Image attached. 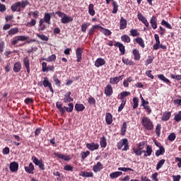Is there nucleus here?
I'll list each match as a JSON object with an SVG mask.
<instances>
[{
	"label": "nucleus",
	"instance_id": "obj_40",
	"mask_svg": "<svg viewBox=\"0 0 181 181\" xmlns=\"http://www.w3.org/2000/svg\"><path fill=\"white\" fill-rule=\"evenodd\" d=\"M19 6H21V1H18L16 3L13 4L11 6V11L13 12H16Z\"/></svg>",
	"mask_w": 181,
	"mask_h": 181
},
{
	"label": "nucleus",
	"instance_id": "obj_35",
	"mask_svg": "<svg viewBox=\"0 0 181 181\" xmlns=\"http://www.w3.org/2000/svg\"><path fill=\"white\" fill-rule=\"evenodd\" d=\"M88 13L90 16L95 15V10H94V4H90L88 6Z\"/></svg>",
	"mask_w": 181,
	"mask_h": 181
},
{
	"label": "nucleus",
	"instance_id": "obj_2",
	"mask_svg": "<svg viewBox=\"0 0 181 181\" xmlns=\"http://www.w3.org/2000/svg\"><path fill=\"white\" fill-rule=\"evenodd\" d=\"M141 124L144 129L146 131H152L154 128L153 122L147 117L144 116L141 118Z\"/></svg>",
	"mask_w": 181,
	"mask_h": 181
},
{
	"label": "nucleus",
	"instance_id": "obj_30",
	"mask_svg": "<svg viewBox=\"0 0 181 181\" xmlns=\"http://www.w3.org/2000/svg\"><path fill=\"white\" fill-rule=\"evenodd\" d=\"M128 127V124H127V122H123L121 129H120V135H122V136H124V135H125V134H127V128Z\"/></svg>",
	"mask_w": 181,
	"mask_h": 181
},
{
	"label": "nucleus",
	"instance_id": "obj_9",
	"mask_svg": "<svg viewBox=\"0 0 181 181\" xmlns=\"http://www.w3.org/2000/svg\"><path fill=\"white\" fill-rule=\"evenodd\" d=\"M114 93V90L112 89V86L107 84L105 88V94L106 97H111Z\"/></svg>",
	"mask_w": 181,
	"mask_h": 181
},
{
	"label": "nucleus",
	"instance_id": "obj_61",
	"mask_svg": "<svg viewBox=\"0 0 181 181\" xmlns=\"http://www.w3.org/2000/svg\"><path fill=\"white\" fill-rule=\"evenodd\" d=\"M175 121H176L177 122H180L181 121V111H180L175 116L174 118Z\"/></svg>",
	"mask_w": 181,
	"mask_h": 181
},
{
	"label": "nucleus",
	"instance_id": "obj_31",
	"mask_svg": "<svg viewBox=\"0 0 181 181\" xmlns=\"http://www.w3.org/2000/svg\"><path fill=\"white\" fill-rule=\"evenodd\" d=\"M75 110L76 111H78V112H80L84 111V110H86V106H84V105H83L81 103H76L75 105Z\"/></svg>",
	"mask_w": 181,
	"mask_h": 181
},
{
	"label": "nucleus",
	"instance_id": "obj_36",
	"mask_svg": "<svg viewBox=\"0 0 181 181\" xmlns=\"http://www.w3.org/2000/svg\"><path fill=\"white\" fill-rule=\"evenodd\" d=\"M122 63H124V64H126L127 66H135V63L134 62V61L128 59L122 58Z\"/></svg>",
	"mask_w": 181,
	"mask_h": 181
},
{
	"label": "nucleus",
	"instance_id": "obj_57",
	"mask_svg": "<svg viewBox=\"0 0 181 181\" xmlns=\"http://www.w3.org/2000/svg\"><path fill=\"white\" fill-rule=\"evenodd\" d=\"M168 141H170V142H173V141H175V139H176V134L175 133H171L168 137Z\"/></svg>",
	"mask_w": 181,
	"mask_h": 181
},
{
	"label": "nucleus",
	"instance_id": "obj_6",
	"mask_svg": "<svg viewBox=\"0 0 181 181\" xmlns=\"http://www.w3.org/2000/svg\"><path fill=\"white\" fill-rule=\"evenodd\" d=\"M23 63L24 67H25L27 70L28 74H30V59H29V57H25L23 59Z\"/></svg>",
	"mask_w": 181,
	"mask_h": 181
},
{
	"label": "nucleus",
	"instance_id": "obj_18",
	"mask_svg": "<svg viewBox=\"0 0 181 181\" xmlns=\"http://www.w3.org/2000/svg\"><path fill=\"white\" fill-rule=\"evenodd\" d=\"M18 169H19V164L13 161L10 163V170L11 172H18Z\"/></svg>",
	"mask_w": 181,
	"mask_h": 181
},
{
	"label": "nucleus",
	"instance_id": "obj_13",
	"mask_svg": "<svg viewBox=\"0 0 181 181\" xmlns=\"http://www.w3.org/2000/svg\"><path fill=\"white\" fill-rule=\"evenodd\" d=\"M86 148L89 149V151H96V149H98L100 148V145L97 143L92 142L90 144H86Z\"/></svg>",
	"mask_w": 181,
	"mask_h": 181
},
{
	"label": "nucleus",
	"instance_id": "obj_58",
	"mask_svg": "<svg viewBox=\"0 0 181 181\" xmlns=\"http://www.w3.org/2000/svg\"><path fill=\"white\" fill-rule=\"evenodd\" d=\"M170 76L171 78H173V80H177V81H180V80H181V75L171 74ZM180 84L181 86V81L180 82Z\"/></svg>",
	"mask_w": 181,
	"mask_h": 181
},
{
	"label": "nucleus",
	"instance_id": "obj_55",
	"mask_svg": "<svg viewBox=\"0 0 181 181\" xmlns=\"http://www.w3.org/2000/svg\"><path fill=\"white\" fill-rule=\"evenodd\" d=\"M140 98L141 100V105L142 107H146L147 105H149V101H146L145 100V99H144V97H142V95H140Z\"/></svg>",
	"mask_w": 181,
	"mask_h": 181
},
{
	"label": "nucleus",
	"instance_id": "obj_27",
	"mask_svg": "<svg viewBox=\"0 0 181 181\" xmlns=\"http://www.w3.org/2000/svg\"><path fill=\"white\" fill-rule=\"evenodd\" d=\"M105 121L107 125H111L112 124V115L110 112H106Z\"/></svg>",
	"mask_w": 181,
	"mask_h": 181
},
{
	"label": "nucleus",
	"instance_id": "obj_62",
	"mask_svg": "<svg viewBox=\"0 0 181 181\" xmlns=\"http://www.w3.org/2000/svg\"><path fill=\"white\" fill-rule=\"evenodd\" d=\"M88 155H90V151H86V152L82 151L81 153L82 159H86V158H87V156H88Z\"/></svg>",
	"mask_w": 181,
	"mask_h": 181
},
{
	"label": "nucleus",
	"instance_id": "obj_21",
	"mask_svg": "<svg viewBox=\"0 0 181 181\" xmlns=\"http://www.w3.org/2000/svg\"><path fill=\"white\" fill-rule=\"evenodd\" d=\"M132 53L134 55V59L139 62V60H141V53H139V50L138 49H134L132 50Z\"/></svg>",
	"mask_w": 181,
	"mask_h": 181
},
{
	"label": "nucleus",
	"instance_id": "obj_26",
	"mask_svg": "<svg viewBox=\"0 0 181 181\" xmlns=\"http://www.w3.org/2000/svg\"><path fill=\"white\" fill-rule=\"evenodd\" d=\"M14 73H19L22 70V64L21 62H18L14 64L13 69Z\"/></svg>",
	"mask_w": 181,
	"mask_h": 181
},
{
	"label": "nucleus",
	"instance_id": "obj_64",
	"mask_svg": "<svg viewBox=\"0 0 181 181\" xmlns=\"http://www.w3.org/2000/svg\"><path fill=\"white\" fill-rule=\"evenodd\" d=\"M36 19H32L30 22L27 23V26H35Z\"/></svg>",
	"mask_w": 181,
	"mask_h": 181
},
{
	"label": "nucleus",
	"instance_id": "obj_60",
	"mask_svg": "<svg viewBox=\"0 0 181 181\" xmlns=\"http://www.w3.org/2000/svg\"><path fill=\"white\" fill-rule=\"evenodd\" d=\"M128 95H131V92L123 91V92L120 93V97L122 98H125V97H128Z\"/></svg>",
	"mask_w": 181,
	"mask_h": 181
},
{
	"label": "nucleus",
	"instance_id": "obj_44",
	"mask_svg": "<svg viewBox=\"0 0 181 181\" xmlns=\"http://www.w3.org/2000/svg\"><path fill=\"white\" fill-rule=\"evenodd\" d=\"M133 110H136L138 108V105H139V98H133Z\"/></svg>",
	"mask_w": 181,
	"mask_h": 181
},
{
	"label": "nucleus",
	"instance_id": "obj_54",
	"mask_svg": "<svg viewBox=\"0 0 181 181\" xmlns=\"http://www.w3.org/2000/svg\"><path fill=\"white\" fill-rule=\"evenodd\" d=\"M160 129H162V126L160 124H158L156 127V134L157 136H160Z\"/></svg>",
	"mask_w": 181,
	"mask_h": 181
},
{
	"label": "nucleus",
	"instance_id": "obj_7",
	"mask_svg": "<svg viewBox=\"0 0 181 181\" xmlns=\"http://www.w3.org/2000/svg\"><path fill=\"white\" fill-rule=\"evenodd\" d=\"M137 18L139 21H140V22H142V23H144V25L146 26V28L149 27V22H148L146 18L144 15H142L139 11L137 13Z\"/></svg>",
	"mask_w": 181,
	"mask_h": 181
},
{
	"label": "nucleus",
	"instance_id": "obj_50",
	"mask_svg": "<svg viewBox=\"0 0 181 181\" xmlns=\"http://www.w3.org/2000/svg\"><path fill=\"white\" fill-rule=\"evenodd\" d=\"M161 25L162 26H165V28H167V29H172V25H170V23L165 20H162Z\"/></svg>",
	"mask_w": 181,
	"mask_h": 181
},
{
	"label": "nucleus",
	"instance_id": "obj_8",
	"mask_svg": "<svg viewBox=\"0 0 181 181\" xmlns=\"http://www.w3.org/2000/svg\"><path fill=\"white\" fill-rule=\"evenodd\" d=\"M83 52H84V48H81V47L76 48V56L77 59L76 62H78V63H80V62H81L83 59L81 56H83Z\"/></svg>",
	"mask_w": 181,
	"mask_h": 181
},
{
	"label": "nucleus",
	"instance_id": "obj_46",
	"mask_svg": "<svg viewBox=\"0 0 181 181\" xmlns=\"http://www.w3.org/2000/svg\"><path fill=\"white\" fill-rule=\"evenodd\" d=\"M42 84H43L44 87H45V88L50 87V86H52V83H50V81H49V78H47V77H44Z\"/></svg>",
	"mask_w": 181,
	"mask_h": 181
},
{
	"label": "nucleus",
	"instance_id": "obj_42",
	"mask_svg": "<svg viewBox=\"0 0 181 181\" xmlns=\"http://www.w3.org/2000/svg\"><path fill=\"white\" fill-rule=\"evenodd\" d=\"M90 23H83L81 25V32H83V33H86V32H87V29H88V27L90 26Z\"/></svg>",
	"mask_w": 181,
	"mask_h": 181
},
{
	"label": "nucleus",
	"instance_id": "obj_32",
	"mask_svg": "<svg viewBox=\"0 0 181 181\" xmlns=\"http://www.w3.org/2000/svg\"><path fill=\"white\" fill-rule=\"evenodd\" d=\"M111 179H117V177H119V176H122V172L116 171L110 174Z\"/></svg>",
	"mask_w": 181,
	"mask_h": 181
},
{
	"label": "nucleus",
	"instance_id": "obj_23",
	"mask_svg": "<svg viewBox=\"0 0 181 181\" xmlns=\"http://www.w3.org/2000/svg\"><path fill=\"white\" fill-rule=\"evenodd\" d=\"M105 64V59L103 58H98L95 62V67H101V66H104Z\"/></svg>",
	"mask_w": 181,
	"mask_h": 181
},
{
	"label": "nucleus",
	"instance_id": "obj_45",
	"mask_svg": "<svg viewBox=\"0 0 181 181\" xmlns=\"http://www.w3.org/2000/svg\"><path fill=\"white\" fill-rule=\"evenodd\" d=\"M124 144H127V139H122L117 143V149H122Z\"/></svg>",
	"mask_w": 181,
	"mask_h": 181
},
{
	"label": "nucleus",
	"instance_id": "obj_11",
	"mask_svg": "<svg viewBox=\"0 0 181 181\" xmlns=\"http://www.w3.org/2000/svg\"><path fill=\"white\" fill-rule=\"evenodd\" d=\"M42 67L43 72L47 73L48 71H54V66H47V63L46 62H42Z\"/></svg>",
	"mask_w": 181,
	"mask_h": 181
},
{
	"label": "nucleus",
	"instance_id": "obj_56",
	"mask_svg": "<svg viewBox=\"0 0 181 181\" xmlns=\"http://www.w3.org/2000/svg\"><path fill=\"white\" fill-rule=\"evenodd\" d=\"M88 104H90V105H95V99L92 97V96H90L88 98Z\"/></svg>",
	"mask_w": 181,
	"mask_h": 181
},
{
	"label": "nucleus",
	"instance_id": "obj_52",
	"mask_svg": "<svg viewBox=\"0 0 181 181\" xmlns=\"http://www.w3.org/2000/svg\"><path fill=\"white\" fill-rule=\"evenodd\" d=\"M130 35L131 36H133V37H135L136 36H139L140 34L137 29H132L130 30Z\"/></svg>",
	"mask_w": 181,
	"mask_h": 181
},
{
	"label": "nucleus",
	"instance_id": "obj_34",
	"mask_svg": "<svg viewBox=\"0 0 181 181\" xmlns=\"http://www.w3.org/2000/svg\"><path fill=\"white\" fill-rule=\"evenodd\" d=\"M171 113L170 112H165L163 113V117H161L162 121H169L170 119Z\"/></svg>",
	"mask_w": 181,
	"mask_h": 181
},
{
	"label": "nucleus",
	"instance_id": "obj_47",
	"mask_svg": "<svg viewBox=\"0 0 181 181\" xmlns=\"http://www.w3.org/2000/svg\"><path fill=\"white\" fill-rule=\"evenodd\" d=\"M132 150L136 156H141L142 155V150H140L138 147H134Z\"/></svg>",
	"mask_w": 181,
	"mask_h": 181
},
{
	"label": "nucleus",
	"instance_id": "obj_4",
	"mask_svg": "<svg viewBox=\"0 0 181 181\" xmlns=\"http://www.w3.org/2000/svg\"><path fill=\"white\" fill-rule=\"evenodd\" d=\"M32 160H33V163H35V165H36V166H38L40 168V169H41V170H45L46 169L45 168V164L43 163V161L37 159V158H36V156H33L32 157Z\"/></svg>",
	"mask_w": 181,
	"mask_h": 181
},
{
	"label": "nucleus",
	"instance_id": "obj_16",
	"mask_svg": "<svg viewBox=\"0 0 181 181\" xmlns=\"http://www.w3.org/2000/svg\"><path fill=\"white\" fill-rule=\"evenodd\" d=\"M127 19L124 18V17H121L119 21V29L120 30H124V29H127Z\"/></svg>",
	"mask_w": 181,
	"mask_h": 181
},
{
	"label": "nucleus",
	"instance_id": "obj_48",
	"mask_svg": "<svg viewBox=\"0 0 181 181\" xmlns=\"http://www.w3.org/2000/svg\"><path fill=\"white\" fill-rule=\"evenodd\" d=\"M100 146L102 148H105L107 146V139L105 138V136H103L101 139H100Z\"/></svg>",
	"mask_w": 181,
	"mask_h": 181
},
{
	"label": "nucleus",
	"instance_id": "obj_41",
	"mask_svg": "<svg viewBox=\"0 0 181 181\" xmlns=\"http://www.w3.org/2000/svg\"><path fill=\"white\" fill-rule=\"evenodd\" d=\"M158 77L160 80H161L162 81H164V83H166V84H170V81L165 77V75L163 74H160L158 75Z\"/></svg>",
	"mask_w": 181,
	"mask_h": 181
},
{
	"label": "nucleus",
	"instance_id": "obj_22",
	"mask_svg": "<svg viewBox=\"0 0 181 181\" xmlns=\"http://www.w3.org/2000/svg\"><path fill=\"white\" fill-rule=\"evenodd\" d=\"M156 44L153 45V50H158L159 49V44L160 43V40H159V35L158 34L154 35Z\"/></svg>",
	"mask_w": 181,
	"mask_h": 181
},
{
	"label": "nucleus",
	"instance_id": "obj_17",
	"mask_svg": "<svg viewBox=\"0 0 181 181\" xmlns=\"http://www.w3.org/2000/svg\"><path fill=\"white\" fill-rule=\"evenodd\" d=\"M100 31L105 35V36H111L112 35V32L108 28H105L100 25H99Z\"/></svg>",
	"mask_w": 181,
	"mask_h": 181
},
{
	"label": "nucleus",
	"instance_id": "obj_63",
	"mask_svg": "<svg viewBox=\"0 0 181 181\" xmlns=\"http://www.w3.org/2000/svg\"><path fill=\"white\" fill-rule=\"evenodd\" d=\"M56 61V54H52L48 57L47 59V62H55Z\"/></svg>",
	"mask_w": 181,
	"mask_h": 181
},
{
	"label": "nucleus",
	"instance_id": "obj_14",
	"mask_svg": "<svg viewBox=\"0 0 181 181\" xmlns=\"http://www.w3.org/2000/svg\"><path fill=\"white\" fill-rule=\"evenodd\" d=\"M71 92L69 91L67 92L64 97V103H71L73 101H74V99H73V98H71Z\"/></svg>",
	"mask_w": 181,
	"mask_h": 181
},
{
	"label": "nucleus",
	"instance_id": "obj_39",
	"mask_svg": "<svg viewBox=\"0 0 181 181\" xmlns=\"http://www.w3.org/2000/svg\"><path fill=\"white\" fill-rule=\"evenodd\" d=\"M113 8H112V13H117L118 12V8H119V6L118 5V3L117 1H113L112 4Z\"/></svg>",
	"mask_w": 181,
	"mask_h": 181
},
{
	"label": "nucleus",
	"instance_id": "obj_10",
	"mask_svg": "<svg viewBox=\"0 0 181 181\" xmlns=\"http://www.w3.org/2000/svg\"><path fill=\"white\" fill-rule=\"evenodd\" d=\"M114 46L118 47L122 55L125 54V45L119 42H115Z\"/></svg>",
	"mask_w": 181,
	"mask_h": 181
},
{
	"label": "nucleus",
	"instance_id": "obj_25",
	"mask_svg": "<svg viewBox=\"0 0 181 181\" xmlns=\"http://www.w3.org/2000/svg\"><path fill=\"white\" fill-rule=\"evenodd\" d=\"M43 20L47 25H52V22H50L52 20V16L49 13H45Z\"/></svg>",
	"mask_w": 181,
	"mask_h": 181
},
{
	"label": "nucleus",
	"instance_id": "obj_59",
	"mask_svg": "<svg viewBox=\"0 0 181 181\" xmlns=\"http://www.w3.org/2000/svg\"><path fill=\"white\" fill-rule=\"evenodd\" d=\"M53 81L57 87H60V84H61L60 80H59V78H57V76H53Z\"/></svg>",
	"mask_w": 181,
	"mask_h": 181
},
{
	"label": "nucleus",
	"instance_id": "obj_33",
	"mask_svg": "<svg viewBox=\"0 0 181 181\" xmlns=\"http://www.w3.org/2000/svg\"><path fill=\"white\" fill-rule=\"evenodd\" d=\"M79 176H82V177H93L94 176V173L92 172H84L82 171L80 174Z\"/></svg>",
	"mask_w": 181,
	"mask_h": 181
},
{
	"label": "nucleus",
	"instance_id": "obj_19",
	"mask_svg": "<svg viewBox=\"0 0 181 181\" xmlns=\"http://www.w3.org/2000/svg\"><path fill=\"white\" fill-rule=\"evenodd\" d=\"M150 23L153 29H157L158 28V20L156 16H153L150 20Z\"/></svg>",
	"mask_w": 181,
	"mask_h": 181
},
{
	"label": "nucleus",
	"instance_id": "obj_37",
	"mask_svg": "<svg viewBox=\"0 0 181 181\" xmlns=\"http://www.w3.org/2000/svg\"><path fill=\"white\" fill-rule=\"evenodd\" d=\"M8 33L9 36H13V35H16L17 33H19V28H11L10 30H8Z\"/></svg>",
	"mask_w": 181,
	"mask_h": 181
},
{
	"label": "nucleus",
	"instance_id": "obj_20",
	"mask_svg": "<svg viewBox=\"0 0 181 181\" xmlns=\"http://www.w3.org/2000/svg\"><path fill=\"white\" fill-rule=\"evenodd\" d=\"M103 168L104 165H103V163H101V162H98L96 165L93 166V170L97 173V172H100V170H103Z\"/></svg>",
	"mask_w": 181,
	"mask_h": 181
},
{
	"label": "nucleus",
	"instance_id": "obj_29",
	"mask_svg": "<svg viewBox=\"0 0 181 181\" xmlns=\"http://www.w3.org/2000/svg\"><path fill=\"white\" fill-rule=\"evenodd\" d=\"M95 29H100V25H92V28H90L88 33V35H89V36H93V35L95 33Z\"/></svg>",
	"mask_w": 181,
	"mask_h": 181
},
{
	"label": "nucleus",
	"instance_id": "obj_51",
	"mask_svg": "<svg viewBox=\"0 0 181 181\" xmlns=\"http://www.w3.org/2000/svg\"><path fill=\"white\" fill-rule=\"evenodd\" d=\"M165 162H166V160L161 159L156 165V170H159V169H160V168H162L163 165H165Z\"/></svg>",
	"mask_w": 181,
	"mask_h": 181
},
{
	"label": "nucleus",
	"instance_id": "obj_43",
	"mask_svg": "<svg viewBox=\"0 0 181 181\" xmlns=\"http://www.w3.org/2000/svg\"><path fill=\"white\" fill-rule=\"evenodd\" d=\"M160 155H165V147H160L156 151V156H160Z\"/></svg>",
	"mask_w": 181,
	"mask_h": 181
},
{
	"label": "nucleus",
	"instance_id": "obj_38",
	"mask_svg": "<svg viewBox=\"0 0 181 181\" xmlns=\"http://www.w3.org/2000/svg\"><path fill=\"white\" fill-rule=\"evenodd\" d=\"M121 40H122V42H124V43H131V37H129L127 35H122Z\"/></svg>",
	"mask_w": 181,
	"mask_h": 181
},
{
	"label": "nucleus",
	"instance_id": "obj_53",
	"mask_svg": "<svg viewBox=\"0 0 181 181\" xmlns=\"http://www.w3.org/2000/svg\"><path fill=\"white\" fill-rule=\"evenodd\" d=\"M37 36L41 40H44V42H47L49 40V37L43 34H37Z\"/></svg>",
	"mask_w": 181,
	"mask_h": 181
},
{
	"label": "nucleus",
	"instance_id": "obj_49",
	"mask_svg": "<svg viewBox=\"0 0 181 181\" xmlns=\"http://www.w3.org/2000/svg\"><path fill=\"white\" fill-rule=\"evenodd\" d=\"M119 83V78L118 76L110 78V84H118Z\"/></svg>",
	"mask_w": 181,
	"mask_h": 181
},
{
	"label": "nucleus",
	"instance_id": "obj_15",
	"mask_svg": "<svg viewBox=\"0 0 181 181\" xmlns=\"http://www.w3.org/2000/svg\"><path fill=\"white\" fill-rule=\"evenodd\" d=\"M24 169L27 173H30V175H33V170H35V165H33V163H30L29 166H25Z\"/></svg>",
	"mask_w": 181,
	"mask_h": 181
},
{
	"label": "nucleus",
	"instance_id": "obj_24",
	"mask_svg": "<svg viewBox=\"0 0 181 181\" xmlns=\"http://www.w3.org/2000/svg\"><path fill=\"white\" fill-rule=\"evenodd\" d=\"M54 156H57V158H59V159H63V160H70V156L63 155L60 153H54Z\"/></svg>",
	"mask_w": 181,
	"mask_h": 181
},
{
	"label": "nucleus",
	"instance_id": "obj_28",
	"mask_svg": "<svg viewBox=\"0 0 181 181\" xmlns=\"http://www.w3.org/2000/svg\"><path fill=\"white\" fill-rule=\"evenodd\" d=\"M135 42L140 45L141 49H144L145 47V41H144V39L141 37H138L135 38Z\"/></svg>",
	"mask_w": 181,
	"mask_h": 181
},
{
	"label": "nucleus",
	"instance_id": "obj_3",
	"mask_svg": "<svg viewBox=\"0 0 181 181\" xmlns=\"http://www.w3.org/2000/svg\"><path fill=\"white\" fill-rule=\"evenodd\" d=\"M56 15H58L59 18H61V22L62 23L66 24V23H70V22H73V18L66 15V13L57 11L55 12Z\"/></svg>",
	"mask_w": 181,
	"mask_h": 181
},
{
	"label": "nucleus",
	"instance_id": "obj_12",
	"mask_svg": "<svg viewBox=\"0 0 181 181\" xmlns=\"http://www.w3.org/2000/svg\"><path fill=\"white\" fill-rule=\"evenodd\" d=\"M152 152H153V150H152V146L149 145H147L146 151L141 150V153H144L145 158L151 156L152 155Z\"/></svg>",
	"mask_w": 181,
	"mask_h": 181
},
{
	"label": "nucleus",
	"instance_id": "obj_1",
	"mask_svg": "<svg viewBox=\"0 0 181 181\" xmlns=\"http://www.w3.org/2000/svg\"><path fill=\"white\" fill-rule=\"evenodd\" d=\"M69 107L64 106L63 104L60 102L56 103V107L59 110V111L61 112V114L64 115L66 112H73V110L74 109V104L73 103H70L68 104Z\"/></svg>",
	"mask_w": 181,
	"mask_h": 181
},
{
	"label": "nucleus",
	"instance_id": "obj_5",
	"mask_svg": "<svg viewBox=\"0 0 181 181\" xmlns=\"http://www.w3.org/2000/svg\"><path fill=\"white\" fill-rule=\"evenodd\" d=\"M28 39H29V37L23 35L16 36L12 40L11 45H13V46H15V45L18 44V42H25V40H28Z\"/></svg>",
	"mask_w": 181,
	"mask_h": 181
}]
</instances>
